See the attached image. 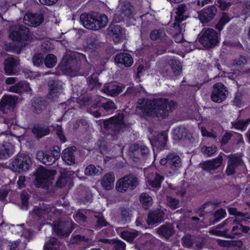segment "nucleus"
<instances>
[{
  "label": "nucleus",
  "mask_w": 250,
  "mask_h": 250,
  "mask_svg": "<svg viewBox=\"0 0 250 250\" xmlns=\"http://www.w3.org/2000/svg\"><path fill=\"white\" fill-rule=\"evenodd\" d=\"M144 100L145 99L138 101L141 110L146 116H154L160 119L167 118L169 113L172 112L178 106L176 101L165 98H157L152 101L146 100L144 104Z\"/></svg>",
  "instance_id": "nucleus-1"
},
{
  "label": "nucleus",
  "mask_w": 250,
  "mask_h": 250,
  "mask_svg": "<svg viewBox=\"0 0 250 250\" xmlns=\"http://www.w3.org/2000/svg\"><path fill=\"white\" fill-rule=\"evenodd\" d=\"M80 20L85 28L94 31L105 27L108 22V18L105 14L98 16L84 13L81 15Z\"/></svg>",
  "instance_id": "nucleus-2"
},
{
  "label": "nucleus",
  "mask_w": 250,
  "mask_h": 250,
  "mask_svg": "<svg viewBox=\"0 0 250 250\" xmlns=\"http://www.w3.org/2000/svg\"><path fill=\"white\" fill-rule=\"evenodd\" d=\"M56 174L57 171L55 169H48L43 167H39L34 174L35 186L38 188L48 189L52 185Z\"/></svg>",
  "instance_id": "nucleus-3"
},
{
  "label": "nucleus",
  "mask_w": 250,
  "mask_h": 250,
  "mask_svg": "<svg viewBox=\"0 0 250 250\" xmlns=\"http://www.w3.org/2000/svg\"><path fill=\"white\" fill-rule=\"evenodd\" d=\"M124 115L123 113H118L108 119L103 121H99L103 123L104 128L105 130L110 131L112 133L117 134L119 133L123 126L125 125Z\"/></svg>",
  "instance_id": "nucleus-4"
},
{
  "label": "nucleus",
  "mask_w": 250,
  "mask_h": 250,
  "mask_svg": "<svg viewBox=\"0 0 250 250\" xmlns=\"http://www.w3.org/2000/svg\"><path fill=\"white\" fill-rule=\"evenodd\" d=\"M9 38L14 42H22L31 39L29 28L21 24H17L10 28Z\"/></svg>",
  "instance_id": "nucleus-5"
},
{
  "label": "nucleus",
  "mask_w": 250,
  "mask_h": 250,
  "mask_svg": "<svg viewBox=\"0 0 250 250\" xmlns=\"http://www.w3.org/2000/svg\"><path fill=\"white\" fill-rule=\"evenodd\" d=\"M198 42L207 48H213L219 43L218 33L212 28H208L199 37Z\"/></svg>",
  "instance_id": "nucleus-6"
},
{
  "label": "nucleus",
  "mask_w": 250,
  "mask_h": 250,
  "mask_svg": "<svg viewBox=\"0 0 250 250\" xmlns=\"http://www.w3.org/2000/svg\"><path fill=\"white\" fill-rule=\"evenodd\" d=\"M53 229L56 234L61 237H68L77 225L72 221H56L53 222Z\"/></svg>",
  "instance_id": "nucleus-7"
},
{
  "label": "nucleus",
  "mask_w": 250,
  "mask_h": 250,
  "mask_svg": "<svg viewBox=\"0 0 250 250\" xmlns=\"http://www.w3.org/2000/svg\"><path fill=\"white\" fill-rule=\"evenodd\" d=\"M138 185V178L133 174H129L118 180L116 188L118 191L123 192L128 188L131 190L135 188Z\"/></svg>",
  "instance_id": "nucleus-8"
},
{
  "label": "nucleus",
  "mask_w": 250,
  "mask_h": 250,
  "mask_svg": "<svg viewBox=\"0 0 250 250\" xmlns=\"http://www.w3.org/2000/svg\"><path fill=\"white\" fill-rule=\"evenodd\" d=\"M173 139L176 142H185L193 144L195 139L193 133L189 131L186 127L180 126L174 128L173 130Z\"/></svg>",
  "instance_id": "nucleus-9"
},
{
  "label": "nucleus",
  "mask_w": 250,
  "mask_h": 250,
  "mask_svg": "<svg viewBox=\"0 0 250 250\" xmlns=\"http://www.w3.org/2000/svg\"><path fill=\"white\" fill-rule=\"evenodd\" d=\"M228 90L222 83H217L213 86L211 100L217 103L224 101L227 97Z\"/></svg>",
  "instance_id": "nucleus-10"
},
{
  "label": "nucleus",
  "mask_w": 250,
  "mask_h": 250,
  "mask_svg": "<svg viewBox=\"0 0 250 250\" xmlns=\"http://www.w3.org/2000/svg\"><path fill=\"white\" fill-rule=\"evenodd\" d=\"M48 99L53 101H57L59 95L62 89V83L57 79H51L48 83Z\"/></svg>",
  "instance_id": "nucleus-11"
},
{
  "label": "nucleus",
  "mask_w": 250,
  "mask_h": 250,
  "mask_svg": "<svg viewBox=\"0 0 250 250\" xmlns=\"http://www.w3.org/2000/svg\"><path fill=\"white\" fill-rule=\"evenodd\" d=\"M217 8L214 5H209L198 12L199 19L202 23H207L211 21L217 13Z\"/></svg>",
  "instance_id": "nucleus-12"
},
{
  "label": "nucleus",
  "mask_w": 250,
  "mask_h": 250,
  "mask_svg": "<svg viewBox=\"0 0 250 250\" xmlns=\"http://www.w3.org/2000/svg\"><path fill=\"white\" fill-rule=\"evenodd\" d=\"M95 105L96 108H102L106 112L112 111L116 109L113 101L102 96H97Z\"/></svg>",
  "instance_id": "nucleus-13"
},
{
  "label": "nucleus",
  "mask_w": 250,
  "mask_h": 250,
  "mask_svg": "<svg viewBox=\"0 0 250 250\" xmlns=\"http://www.w3.org/2000/svg\"><path fill=\"white\" fill-rule=\"evenodd\" d=\"M19 61L13 57H8L4 62V70L7 75H16L18 73Z\"/></svg>",
  "instance_id": "nucleus-14"
},
{
  "label": "nucleus",
  "mask_w": 250,
  "mask_h": 250,
  "mask_svg": "<svg viewBox=\"0 0 250 250\" xmlns=\"http://www.w3.org/2000/svg\"><path fill=\"white\" fill-rule=\"evenodd\" d=\"M167 141V136L164 133H158L157 135H153L151 138L150 139V141L154 148L155 146L157 148L162 149L164 148L166 145V143ZM154 150V156H156V154Z\"/></svg>",
  "instance_id": "nucleus-15"
},
{
  "label": "nucleus",
  "mask_w": 250,
  "mask_h": 250,
  "mask_svg": "<svg viewBox=\"0 0 250 250\" xmlns=\"http://www.w3.org/2000/svg\"><path fill=\"white\" fill-rule=\"evenodd\" d=\"M24 20L28 21V24L30 26L37 27L43 22L44 17L42 13L29 12L24 16Z\"/></svg>",
  "instance_id": "nucleus-16"
},
{
  "label": "nucleus",
  "mask_w": 250,
  "mask_h": 250,
  "mask_svg": "<svg viewBox=\"0 0 250 250\" xmlns=\"http://www.w3.org/2000/svg\"><path fill=\"white\" fill-rule=\"evenodd\" d=\"M240 221L238 220L237 219H234L233 222L236 223L238 222V225L234 226L232 227L231 230L230 232H228V238H235L236 236H241L242 232L247 233L250 230V228L248 226H244L241 223H240Z\"/></svg>",
  "instance_id": "nucleus-17"
},
{
  "label": "nucleus",
  "mask_w": 250,
  "mask_h": 250,
  "mask_svg": "<svg viewBox=\"0 0 250 250\" xmlns=\"http://www.w3.org/2000/svg\"><path fill=\"white\" fill-rule=\"evenodd\" d=\"M17 101V98L16 96H3L0 100V110L3 111L5 109H10L15 107Z\"/></svg>",
  "instance_id": "nucleus-18"
},
{
  "label": "nucleus",
  "mask_w": 250,
  "mask_h": 250,
  "mask_svg": "<svg viewBox=\"0 0 250 250\" xmlns=\"http://www.w3.org/2000/svg\"><path fill=\"white\" fill-rule=\"evenodd\" d=\"M114 60L117 63L124 65L125 67L131 66L133 62L132 56L127 53H118L115 55Z\"/></svg>",
  "instance_id": "nucleus-19"
},
{
  "label": "nucleus",
  "mask_w": 250,
  "mask_h": 250,
  "mask_svg": "<svg viewBox=\"0 0 250 250\" xmlns=\"http://www.w3.org/2000/svg\"><path fill=\"white\" fill-rule=\"evenodd\" d=\"M129 155H137L140 153L141 156H147L149 153V149L145 145H140L137 143L132 144L129 147Z\"/></svg>",
  "instance_id": "nucleus-20"
},
{
  "label": "nucleus",
  "mask_w": 250,
  "mask_h": 250,
  "mask_svg": "<svg viewBox=\"0 0 250 250\" xmlns=\"http://www.w3.org/2000/svg\"><path fill=\"white\" fill-rule=\"evenodd\" d=\"M31 90L29 83L25 81H20L8 88L9 91L18 94L28 92Z\"/></svg>",
  "instance_id": "nucleus-21"
},
{
  "label": "nucleus",
  "mask_w": 250,
  "mask_h": 250,
  "mask_svg": "<svg viewBox=\"0 0 250 250\" xmlns=\"http://www.w3.org/2000/svg\"><path fill=\"white\" fill-rule=\"evenodd\" d=\"M156 230L160 236L166 239H168L171 237L175 231L174 227L170 223L164 224L156 229Z\"/></svg>",
  "instance_id": "nucleus-22"
},
{
  "label": "nucleus",
  "mask_w": 250,
  "mask_h": 250,
  "mask_svg": "<svg viewBox=\"0 0 250 250\" xmlns=\"http://www.w3.org/2000/svg\"><path fill=\"white\" fill-rule=\"evenodd\" d=\"M222 157H217L211 160L201 163L199 166L204 170L209 171L218 168L222 164Z\"/></svg>",
  "instance_id": "nucleus-23"
},
{
  "label": "nucleus",
  "mask_w": 250,
  "mask_h": 250,
  "mask_svg": "<svg viewBox=\"0 0 250 250\" xmlns=\"http://www.w3.org/2000/svg\"><path fill=\"white\" fill-rule=\"evenodd\" d=\"M47 105V101L43 97H34L32 100V106L33 111L36 114L41 113L46 108Z\"/></svg>",
  "instance_id": "nucleus-24"
},
{
  "label": "nucleus",
  "mask_w": 250,
  "mask_h": 250,
  "mask_svg": "<svg viewBox=\"0 0 250 250\" xmlns=\"http://www.w3.org/2000/svg\"><path fill=\"white\" fill-rule=\"evenodd\" d=\"M165 213L161 209H157L148 214L147 223L149 225H154L164 221Z\"/></svg>",
  "instance_id": "nucleus-25"
},
{
  "label": "nucleus",
  "mask_w": 250,
  "mask_h": 250,
  "mask_svg": "<svg viewBox=\"0 0 250 250\" xmlns=\"http://www.w3.org/2000/svg\"><path fill=\"white\" fill-rule=\"evenodd\" d=\"M123 28L119 25L111 24L108 28V34L112 36L114 42H119L123 37Z\"/></svg>",
  "instance_id": "nucleus-26"
},
{
  "label": "nucleus",
  "mask_w": 250,
  "mask_h": 250,
  "mask_svg": "<svg viewBox=\"0 0 250 250\" xmlns=\"http://www.w3.org/2000/svg\"><path fill=\"white\" fill-rule=\"evenodd\" d=\"M32 133L38 139H41L43 136L50 133V129L48 126H42L40 124L35 125L31 128Z\"/></svg>",
  "instance_id": "nucleus-27"
},
{
  "label": "nucleus",
  "mask_w": 250,
  "mask_h": 250,
  "mask_svg": "<svg viewBox=\"0 0 250 250\" xmlns=\"http://www.w3.org/2000/svg\"><path fill=\"white\" fill-rule=\"evenodd\" d=\"M43 250H65V247L57 238L51 237L44 244Z\"/></svg>",
  "instance_id": "nucleus-28"
},
{
  "label": "nucleus",
  "mask_w": 250,
  "mask_h": 250,
  "mask_svg": "<svg viewBox=\"0 0 250 250\" xmlns=\"http://www.w3.org/2000/svg\"><path fill=\"white\" fill-rule=\"evenodd\" d=\"M13 163L14 167L23 171L28 170L31 165L30 157H21L20 159L16 158Z\"/></svg>",
  "instance_id": "nucleus-29"
},
{
  "label": "nucleus",
  "mask_w": 250,
  "mask_h": 250,
  "mask_svg": "<svg viewBox=\"0 0 250 250\" xmlns=\"http://www.w3.org/2000/svg\"><path fill=\"white\" fill-rule=\"evenodd\" d=\"M102 91L105 94L111 96H116L123 91L122 87L116 85H105Z\"/></svg>",
  "instance_id": "nucleus-30"
},
{
  "label": "nucleus",
  "mask_w": 250,
  "mask_h": 250,
  "mask_svg": "<svg viewBox=\"0 0 250 250\" xmlns=\"http://www.w3.org/2000/svg\"><path fill=\"white\" fill-rule=\"evenodd\" d=\"M114 180V174L110 172L104 176L101 181V184L105 189L110 190L113 188Z\"/></svg>",
  "instance_id": "nucleus-31"
},
{
  "label": "nucleus",
  "mask_w": 250,
  "mask_h": 250,
  "mask_svg": "<svg viewBox=\"0 0 250 250\" xmlns=\"http://www.w3.org/2000/svg\"><path fill=\"white\" fill-rule=\"evenodd\" d=\"M164 177L158 173H151L148 177L149 184L153 188L160 187Z\"/></svg>",
  "instance_id": "nucleus-32"
},
{
  "label": "nucleus",
  "mask_w": 250,
  "mask_h": 250,
  "mask_svg": "<svg viewBox=\"0 0 250 250\" xmlns=\"http://www.w3.org/2000/svg\"><path fill=\"white\" fill-rule=\"evenodd\" d=\"M97 96H94L91 95H85L82 96L79 99V103L83 106L90 105L93 108H96L95 104Z\"/></svg>",
  "instance_id": "nucleus-33"
},
{
  "label": "nucleus",
  "mask_w": 250,
  "mask_h": 250,
  "mask_svg": "<svg viewBox=\"0 0 250 250\" xmlns=\"http://www.w3.org/2000/svg\"><path fill=\"white\" fill-rule=\"evenodd\" d=\"M231 20V18L229 14L225 12H223L222 16L219 19L217 23L215 25V29L219 31H222L225 25Z\"/></svg>",
  "instance_id": "nucleus-34"
},
{
  "label": "nucleus",
  "mask_w": 250,
  "mask_h": 250,
  "mask_svg": "<svg viewBox=\"0 0 250 250\" xmlns=\"http://www.w3.org/2000/svg\"><path fill=\"white\" fill-rule=\"evenodd\" d=\"M120 210L122 221L124 223L130 222L132 216L131 209L127 207H122Z\"/></svg>",
  "instance_id": "nucleus-35"
},
{
  "label": "nucleus",
  "mask_w": 250,
  "mask_h": 250,
  "mask_svg": "<svg viewBox=\"0 0 250 250\" xmlns=\"http://www.w3.org/2000/svg\"><path fill=\"white\" fill-rule=\"evenodd\" d=\"M70 180L71 177L68 175L67 172L65 171H61L60 176L56 182V186L59 188L63 187Z\"/></svg>",
  "instance_id": "nucleus-36"
},
{
  "label": "nucleus",
  "mask_w": 250,
  "mask_h": 250,
  "mask_svg": "<svg viewBox=\"0 0 250 250\" xmlns=\"http://www.w3.org/2000/svg\"><path fill=\"white\" fill-rule=\"evenodd\" d=\"M226 215V212L224 209L220 208L215 211L212 214L213 217L209 219L210 223L214 224L221 219L224 218Z\"/></svg>",
  "instance_id": "nucleus-37"
},
{
  "label": "nucleus",
  "mask_w": 250,
  "mask_h": 250,
  "mask_svg": "<svg viewBox=\"0 0 250 250\" xmlns=\"http://www.w3.org/2000/svg\"><path fill=\"white\" fill-rule=\"evenodd\" d=\"M168 63L175 75H179L182 71V66L179 60L176 59H170Z\"/></svg>",
  "instance_id": "nucleus-38"
},
{
  "label": "nucleus",
  "mask_w": 250,
  "mask_h": 250,
  "mask_svg": "<svg viewBox=\"0 0 250 250\" xmlns=\"http://www.w3.org/2000/svg\"><path fill=\"white\" fill-rule=\"evenodd\" d=\"M103 169L101 167L98 168L93 165L87 166L85 169V174L87 176L99 175L102 173Z\"/></svg>",
  "instance_id": "nucleus-39"
},
{
  "label": "nucleus",
  "mask_w": 250,
  "mask_h": 250,
  "mask_svg": "<svg viewBox=\"0 0 250 250\" xmlns=\"http://www.w3.org/2000/svg\"><path fill=\"white\" fill-rule=\"evenodd\" d=\"M250 123V118H248L246 120H239L234 123L233 126L235 129L243 131L246 130Z\"/></svg>",
  "instance_id": "nucleus-40"
},
{
  "label": "nucleus",
  "mask_w": 250,
  "mask_h": 250,
  "mask_svg": "<svg viewBox=\"0 0 250 250\" xmlns=\"http://www.w3.org/2000/svg\"><path fill=\"white\" fill-rule=\"evenodd\" d=\"M138 235V231L133 230L132 231H125L121 232V237L129 242H132Z\"/></svg>",
  "instance_id": "nucleus-41"
},
{
  "label": "nucleus",
  "mask_w": 250,
  "mask_h": 250,
  "mask_svg": "<svg viewBox=\"0 0 250 250\" xmlns=\"http://www.w3.org/2000/svg\"><path fill=\"white\" fill-rule=\"evenodd\" d=\"M140 201L146 208L152 204V197L146 193H142L141 194L140 196Z\"/></svg>",
  "instance_id": "nucleus-42"
},
{
  "label": "nucleus",
  "mask_w": 250,
  "mask_h": 250,
  "mask_svg": "<svg viewBox=\"0 0 250 250\" xmlns=\"http://www.w3.org/2000/svg\"><path fill=\"white\" fill-rule=\"evenodd\" d=\"M166 33L162 29H155L151 31L149 35L150 39L152 41L162 40L165 36Z\"/></svg>",
  "instance_id": "nucleus-43"
},
{
  "label": "nucleus",
  "mask_w": 250,
  "mask_h": 250,
  "mask_svg": "<svg viewBox=\"0 0 250 250\" xmlns=\"http://www.w3.org/2000/svg\"><path fill=\"white\" fill-rule=\"evenodd\" d=\"M44 62L46 67L52 68L57 63V58L53 54H48L44 58Z\"/></svg>",
  "instance_id": "nucleus-44"
},
{
  "label": "nucleus",
  "mask_w": 250,
  "mask_h": 250,
  "mask_svg": "<svg viewBox=\"0 0 250 250\" xmlns=\"http://www.w3.org/2000/svg\"><path fill=\"white\" fill-rule=\"evenodd\" d=\"M202 153L207 156H211L217 151V147L215 145L211 146H203L201 148Z\"/></svg>",
  "instance_id": "nucleus-45"
},
{
  "label": "nucleus",
  "mask_w": 250,
  "mask_h": 250,
  "mask_svg": "<svg viewBox=\"0 0 250 250\" xmlns=\"http://www.w3.org/2000/svg\"><path fill=\"white\" fill-rule=\"evenodd\" d=\"M166 201L167 206L172 209H175L179 207V200L175 198L167 196Z\"/></svg>",
  "instance_id": "nucleus-46"
},
{
  "label": "nucleus",
  "mask_w": 250,
  "mask_h": 250,
  "mask_svg": "<svg viewBox=\"0 0 250 250\" xmlns=\"http://www.w3.org/2000/svg\"><path fill=\"white\" fill-rule=\"evenodd\" d=\"M187 7L185 4H181L178 6L177 8L176 14L178 17L176 16L175 21L178 22H181L183 21V15L186 12Z\"/></svg>",
  "instance_id": "nucleus-47"
},
{
  "label": "nucleus",
  "mask_w": 250,
  "mask_h": 250,
  "mask_svg": "<svg viewBox=\"0 0 250 250\" xmlns=\"http://www.w3.org/2000/svg\"><path fill=\"white\" fill-rule=\"evenodd\" d=\"M44 56L41 53H35L32 58V62L34 66H40L44 62Z\"/></svg>",
  "instance_id": "nucleus-48"
},
{
  "label": "nucleus",
  "mask_w": 250,
  "mask_h": 250,
  "mask_svg": "<svg viewBox=\"0 0 250 250\" xmlns=\"http://www.w3.org/2000/svg\"><path fill=\"white\" fill-rule=\"evenodd\" d=\"M101 84L99 82L98 77L97 76H95L94 74L92 75L89 78L88 85L91 89L99 87Z\"/></svg>",
  "instance_id": "nucleus-49"
},
{
  "label": "nucleus",
  "mask_w": 250,
  "mask_h": 250,
  "mask_svg": "<svg viewBox=\"0 0 250 250\" xmlns=\"http://www.w3.org/2000/svg\"><path fill=\"white\" fill-rule=\"evenodd\" d=\"M29 194L25 191H22L21 194V208L23 209H27Z\"/></svg>",
  "instance_id": "nucleus-50"
},
{
  "label": "nucleus",
  "mask_w": 250,
  "mask_h": 250,
  "mask_svg": "<svg viewBox=\"0 0 250 250\" xmlns=\"http://www.w3.org/2000/svg\"><path fill=\"white\" fill-rule=\"evenodd\" d=\"M89 240V238L78 234L72 236L70 243L72 244H76L82 242H88Z\"/></svg>",
  "instance_id": "nucleus-51"
},
{
  "label": "nucleus",
  "mask_w": 250,
  "mask_h": 250,
  "mask_svg": "<svg viewBox=\"0 0 250 250\" xmlns=\"http://www.w3.org/2000/svg\"><path fill=\"white\" fill-rule=\"evenodd\" d=\"M216 4L221 11H225L229 9L232 5L230 2H227L224 0H216Z\"/></svg>",
  "instance_id": "nucleus-52"
},
{
  "label": "nucleus",
  "mask_w": 250,
  "mask_h": 250,
  "mask_svg": "<svg viewBox=\"0 0 250 250\" xmlns=\"http://www.w3.org/2000/svg\"><path fill=\"white\" fill-rule=\"evenodd\" d=\"M58 157H37V159L43 164L46 166H51L58 159Z\"/></svg>",
  "instance_id": "nucleus-53"
},
{
  "label": "nucleus",
  "mask_w": 250,
  "mask_h": 250,
  "mask_svg": "<svg viewBox=\"0 0 250 250\" xmlns=\"http://www.w3.org/2000/svg\"><path fill=\"white\" fill-rule=\"evenodd\" d=\"M112 246V250H125V243L120 240L115 239Z\"/></svg>",
  "instance_id": "nucleus-54"
},
{
  "label": "nucleus",
  "mask_w": 250,
  "mask_h": 250,
  "mask_svg": "<svg viewBox=\"0 0 250 250\" xmlns=\"http://www.w3.org/2000/svg\"><path fill=\"white\" fill-rule=\"evenodd\" d=\"M1 151L0 152V156H5V155L10 156V155L13 154V147L10 144H8L4 146V149Z\"/></svg>",
  "instance_id": "nucleus-55"
},
{
  "label": "nucleus",
  "mask_w": 250,
  "mask_h": 250,
  "mask_svg": "<svg viewBox=\"0 0 250 250\" xmlns=\"http://www.w3.org/2000/svg\"><path fill=\"white\" fill-rule=\"evenodd\" d=\"M77 149V147L74 146L66 148L62 151L61 156H74V153Z\"/></svg>",
  "instance_id": "nucleus-56"
},
{
  "label": "nucleus",
  "mask_w": 250,
  "mask_h": 250,
  "mask_svg": "<svg viewBox=\"0 0 250 250\" xmlns=\"http://www.w3.org/2000/svg\"><path fill=\"white\" fill-rule=\"evenodd\" d=\"M220 245L223 247L237 246L240 247L242 245V243L240 241H223L220 243Z\"/></svg>",
  "instance_id": "nucleus-57"
},
{
  "label": "nucleus",
  "mask_w": 250,
  "mask_h": 250,
  "mask_svg": "<svg viewBox=\"0 0 250 250\" xmlns=\"http://www.w3.org/2000/svg\"><path fill=\"white\" fill-rule=\"evenodd\" d=\"M42 156H61V148L58 146H54L52 149L51 150L50 155L45 154L43 152H42Z\"/></svg>",
  "instance_id": "nucleus-58"
},
{
  "label": "nucleus",
  "mask_w": 250,
  "mask_h": 250,
  "mask_svg": "<svg viewBox=\"0 0 250 250\" xmlns=\"http://www.w3.org/2000/svg\"><path fill=\"white\" fill-rule=\"evenodd\" d=\"M182 242L183 246L188 248L191 247L193 244V241L191 239V236L189 235H187L182 238Z\"/></svg>",
  "instance_id": "nucleus-59"
},
{
  "label": "nucleus",
  "mask_w": 250,
  "mask_h": 250,
  "mask_svg": "<svg viewBox=\"0 0 250 250\" xmlns=\"http://www.w3.org/2000/svg\"><path fill=\"white\" fill-rule=\"evenodd\" d=\"M96 217L97 218L96 225L97 228H101L103 227L106 226L108 224L102 215H99L96 216Z\"/></svg>",
  "instance_id": "nucleus-60"
},
{
  "label": "nucleus",
  "mask_w": 250,
  "mask_h": 250,
  "mask_svg": "<svg viewBox=\"0 0 250 250\" xmlns=\"http://www.w3.org/2000/svg\"><path fill=\"white\" fill-rule=\"evenodd\" d=\"M229 212L231 215H235L236 218L239 219L240 217H245L247 213L237 211L236 208H230L229 209Z\"/></svg>",
  "instance_id": "nucleus-61"
},
{
  "label": "nucleus",
  "mask_w": 250,
  "mask_h": 250,
  "mask_svg": "<svg viewBox=\"0 0 250 250\" xmlns=\"http://www.w3.org/2000/svg\"><path fill=\"white\" fill-rule=\"evenodd\" d=\"M246 59L244 56H240L238 59L233 61V65L236 66H241L246 62Z\"/></svg>",
  "instance_id": "nucleus-62"
},
{
  "label": "nucleus",
  "mask_w": 250,
  "mask_h": 250,
  "mask_svg": "<svg viewBox=\"0 0 250 250\" xmlns=\"http://www.w3.org/2000/svg\"><path fill=\"white\" fill-rule=\"evenodd\" d=\"M232 136V134L229 132H227L222 136L221 140V144L222 146L225 145L228 143Z\"/></svg>",
  "instance_id": "nucleus-63"
},
{
  "label": "nucleus",
  "mask_w": 250,
  "mask_h": 250,
  "mask_svg": "<svg viewBox=\"0 0 250 250\" xmlns=\"http://www.w3.org/2000/svg\"><path fill=\"white\" fill-rule=\"evenodd\" d=\"M228 229H225L223 231H221L218 229H212L210 231V232L217 236H224L225 237L228 238Z\"/></svg>",
  "instance_id": "nucleus-64"
}]
</instances>
